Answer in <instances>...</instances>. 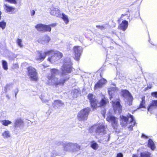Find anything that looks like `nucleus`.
I'll return each instance as SVG.
<instances>
[{"label": "nucleus", "instance_id": "1", "mask_svg": "<svg viewBox=\"0 0 157 157\" xmlns=\"http://www.w3.org/2000/svg\"><path fill=\"white\" fill-rule=\"evenodd\" d=\"M72 63L69 58H67L64 60L63 63L60 68L61 72L60 78L59 79L56 75L59 74L58 69L53 68L51 69V75L48 76L47 84L50 85L56 86L58 85H63L65 82L70 78L69 74L72 71Z\"/></svg>", "mask_w": 157, "mask_h": 157}, {"label": "nucleus", "instance_id": "2", "mask_svg": "<svg viewBox=\"0 0 157 157\" xmlns=\"http://www.w3.org/2000/svg\"><path fill=\"white\" fill-rule=\"evenodd\" d=\"M120 123L123 127L127 125L128 124L130 125L128 126L129 131L132 130L133 127L135 125V121L133 116L130 114H128L127 117L124 116H121Z\"/></svg>", "mask_w": 157, "mask_h": 157}, {"label": "nucleus", "instance_id": "3", "mask_svg": "<svg viewBox=\"0 0 157 157\" xmlns=\"http://www.w3.org/2000/svg\"><path fill=\"white\" fill-rule=\"evenodd\" d=\"M47 54L51 56L48 58V60L51 62H54L60 59L63 57L62 53L57 51L53 50L47 51Z\"/></svg>", "mask_w": 157, "mask_h": 157}, {"label": "nucleus", "instance_id": "4", "mask_svg": "<svg viewBox=\"0 0 157 157\" xmlns=\"http://www.w3.org/2000/svg\"><path fill=\"white\" fill-rule=\"evenodd\" d=\"M89 132L92 133L95 132L97 135H102L106 132L104 126L100 124L91 127L89 129Z\"/></svg>", "mask_w": 157, "mask_h": 157}, {"label": "nucleus", "instance_id": "5", "mask_svg": "<svg viewBox=\"0 0 157 157\" xmlns=\"http://www.w3.org/2000/svg\"><path fill=\"white\" fill-rule=\"evenodd\" d=\"M81 146L76 143L66 142L64 151L69 152H76L80 149Z\"/></svg>", "mask_w": 157, "mask_h": 157}, {"label": "nucleus", "instance_id": "6", "mask_svg": "<svg viewBox=\"0 0 157 157\" xmlns=\"http://www.w3.org/2000/svg\"><path fill=\"white\" fill-rule=\"evenodd\" d=\"M90 111V109L88 107L81 110L78 113V119L80 121L86 120Z\"/></svg>", "mask_w": 157, "mask_h": 157}, {"label": "nucleus", "instance_id": "7", "mask_svg": "<svg viewBox=\"0 0 157 157\" xmlns=\"http://www.w3.org/2000/svg\"><path fill=\"white\" fill-rule=\"evenodd\" d=\"M29 75L30 78L32 80L36 81L37 78V73L36 69L31 67L27 68Z\"/></svg>", "mask_w": 157, "mask_h": 157}, {"label": "nucleus", "instance_id": "8", "mask_svg": "<svg viewBox=\"0 0 157 157\" xmlns=\"http://www.w3.org/2000/svg\"><path fill=\"white\" fill-rule=\"evenodd\" d=\"M82 47L79 46H75L74 48V52L75 56V59L78 61L82 52Z\"/></svg>", "mask_w": 157, "mask_h": 157}, {"label": "nucleus", "instance_id": "9", "mask_svg": "<svg viewBox=\"0 0 157 157\" xmlns=\"http://www.w3.org/2000/svg\"><path fill=\"white\" fill-rule=\"evenodd\" d=\"M47 51L45 52H42L41 51H37L36 57V59L39 62H41L44 60L47 55Z\"/></svg>", "mask_w": 157, "mask_h": 157}, {"label": "nucleus", "instance_id": "10", "mask_svg": "<svg viewBox=\"0 0 157 157\" xmlns=\"http://www.w3.org/2000/svg\"><path fill=\"white\" fill-rule=\"evenodd\" d=\"M108 121L111 122L112 126L114 128H117L118 126V120L115 117L113 116H109L107 118Z\"/></svg>", "mask_w": 157, "mask_h": 157}, {"label": "nucleus", "instance_id": "11", "mask_svg": "<svg viewBox=\"0 0 157 157\" xmlns=\"http://www.w3.org/2000/svg\"><path fill=\"white\" fill-rule=\"evenodd\" d=\"M50 13L53 16L58 17H60L61 16V14L60 10L57 8H55L53 6H52L50 8Z\"/></svg>", "mask_w": 157, "mask_h": 157}, {"label": "nucleus", "instance_id": "12", "mask_svg": "<svg viewBox=\"0 0 157 157\" xmlns=\"http://www.w3.org/2000/svg\"><path fill=\"white\" fill-rule=\"evenodd\" d=\"M113 109L116 113H120L122 111V107L119 101L114 102L113 104Z\"/></svg>", "mask_w": 157, "mask_h": 157}, {"label": "nucleus", "instance_id": "13", "mask_svg": "<svg viewBox=\"0 0 157 157\" xmlns=\"http://www.w3.org/2000/svg\"><path fill=\"white\" fill-rule=\"evenodd\" d=\"M88 99L90 100L91 107L93 108L97 107V101L93 95L91 94H89L88 95Z\"/></svg>", "mask_w": 157, "mask_h": 157}, {"label": "nucleus", "instance_id": "14", "mask_svg": "<svg viewBox=\"0 0 157 157\" xmlns=\"http://www.w3.org/2000/svg\"><path fill=\"white\" fill-rule=\"evenodd\" d=\"M3 8L5 11L8 13L13 14L15 13V8L10 6L7 4H4Z\"/></svg>", "mask_w": 157, "mask_h": 157}, {"label": "nucleus", "instance_id": "15", "mask_svg": "<svg viewBox=\"0 0 157 157\" xmlns=\"http://www.w3.org/2000/svg\"><path fill=\"white\" fill-rule=\"evenodd\" d=\"M122 95L127 100H129L130 101L133 100L132 96L129 91L126 90L122 91Z\"/></svg>", "mask_w": 157, "mask_h": 157}, {"label": "nucleus", "instance_id": "16", "mask_svg": "<svg viewBox=\"0 0 157 157\" xmlns=\"http://www.w3.org/2000/svg\"><path fill=\"white\" fill-rule=\"evenodd\" d=\"M157 108V100H152L147 108L148 111L151 112Z\"/></svg>", "mask_w": 157, "mask_h": 157}, {"label": "nucleus", "instance_id": "17", "mask_svg": "<svg viewBox=\"0 0 157 157\" xmlns=\"http://www.w3.org/2000/svg\"><path fill=\"white\" fill-rule=\"evenodd\" d=\"M106 82V80L104 78L100 79L95 85L94 89L96 90L101 87Z\"/></svg>", "mask_w": 157, "mask_h": 157}, {"label": "nucleus", "instance_id": "18", "mask_svg": "<svg viewBox=\"0 0 157 157\" xmlns=\"http://www.w3.org/2000/svg\"><path fill=\"white\" fill-rule=\"evenodd\" d=\"M50 38L48 36H44L41 39L38 40V42L39 43L43 44H47L50 40Z\"/></svg>", "mask_w": 157, "mask_h": 157}, {"label": "nucleus", "instance_id": "19", "mask_svg": "<svg viewBox=\"0 0 157 157\" xmlns=\"http://www.w3.org/2000/svg\"><path fill=\"white\" fill-rule=\"evenodd\" d=\"M128 25V22L126 20H124L123 21L122 23L119 25L118 28L123 31H124L127 29Z\"/></svg>", "mask_w": 157, "mask_h": 157}, {"label": "nucleus", "instance_id": "20", "mask_svg": "<svg viewBox=\"0 0 157 157\" xmlns=\"http://www.w3.org/2000/svg\"><path fill=\"white\" fill-rule=\"evenodd\" d=\"M24 122L20 118L17 119L15 120L14 124V127L15 129L18 127L20 128L23 126Z\"/></svg>", "mask_w": 157, "mask_h": 157}, {"label": "nucleus", "instance_id": "21", "mask_svg": "<svg viewBox=\"0 0 157 157\" xmlns=\"http://www.w3.org/2000/svg\"><path fill=\"white\" fill-rule=\"evenodd\" d=\"M64 103L59 100H55L52 104L53 107L55 109H57L59 106H62Z\"/></svg>", "mask_w": 157, "mask_h": 157}, {"label": "nucleus", "instance_id": "22", "mask_svg": "<svg viewBox=\"0 0 157 157\" xmlns=\"http://www.w3.org/2000/svg\"><path fill=\"white\" fill-rule=\"evenodd\" d=\"M148 147L150 148L152 150H154L155 146V144L152 139H149L148 140Z\"/></svg>", "mask_w": 157, "mask_h": 157}, {"label": "nucleus", "instance_id": "23", "mask_svg": "<svg viewBox=\"0 0 157 157\" xmlns=\"http://www.w3.org/2000/svg\"><path fill=\"white\" fill-rule=\"evenodd\" d=\"M44 26L45 25L42 24H39L36 25L35 27L38 31L43 32L44 29Z\"/></svg>", "mask_w": 157, "mask_h": 157}, {"label": "nucleus", "instance_id": "24", "mask_svg": "<svg viewBox=\"0 0 157 157\" xmlns=\"http://www.w3.org/2000/svg\"><path fill=\"white\" fill-rule=\"evenodd\" d=\"M2 135L5 139H8L11 136L10 132L8 130L5 131L2 133Z\"/></svg>", "mask_w": 157, "mask_h": 157}, {"label": "nucleus", "instance_id": "25", "mask_svg": "<svg viewBox=\"0 0 157 157\" xmlns=\"http://www.w3.org/2000/svg\"><path fill=\"white\" fill-rule=\"evenodd\" d=\"M61 15L60 17L62 18L65 23L66 24H67L69 22V19L68 18V16L63 13L61 14Z\"/></svg>", "mask_w": 157, "mask_h": 157}, {"label": "nucleus", "instance_id": "26", "mask_svg": "<svg viewBox=\"0 0 157 157\" xmlns=\"http://www.w3.org/2000/svg\"><path fill=\"white\" fill-rule=\"evenodd\" d=\"M115 90V87H112L108 89V92L110 96L109 98L110 100L112 98V94L114 93Z\"/></svg>", "mask_w": 157, "mask_h": 157}, {"label": "nucleus", "instance_id": "27", "mask_svg": "<svg viewBox=\"0 0 157 157\" xmlns=\"http://www.w3.org/2000/svg\"><path fill=\"white\" fill-rule=\"evenodd\" d=\"M141 157H152V155L151 153L148 151H145L140 153Z\"/></svg>", "mask_w": 157, "mask_h": 157}, {"label": "nucleus", "instance_id": "28", "mask_svg": "<svg viewBox=\"0 0 157 157\" xmlns=\"http://www.w3.org/2000/svg\"><path fill=\"white\" fill-rule=\"evenodd\" d=\"M108 102V100L107 99L105 98H102L100 103V106H104Z\"/></svg>", "mask_w": 157, "mask_h": 157}, {"label": "nucleus", "instance_id": "29", "mask_svg": "<svg viewBox=\"0 0 157 157\" xmlns=\"http://www.w3.org/2000/svg\"><path fill=\"white\" fill-rule=\"evenodd\" d=\"M142 101L140 104L139 108H144L145 106V97L144 96L142 98Z\"/></svg>", "mask_w": 157, "mask_h": 157}, {"label": "nucleus", "instance_id": "30", "mask_svg": "<svg viewBox=\"0 0 157 157\" xmlns=\"http://www.w3.org/2000/svg\"><path fill=\"white\" fill-rule=\"evenodd\" d=\"M2 124L4 126H7L12 123L11 121L9 120H4L1 121Z\"/></svg>", "mask_w": 157, "mask_h": 157}, {"label": "nucleus", "instance_id": "31", "mask_svg": "<svg viewBox=\"0 0 157 157\" xmlns=\"http://www.w3.org/2000/svg\"><path fill=\"white\" fill-rule=\"evenodd\" d=\"M104 135V140L105 141L107 142L109 140L110 138V133H107L105 132V133L103 134Z\"/></svg>", "mask_w": 157, "mask_h": 157}, {"label": "nucleus", "instance_id": "32", "mask_svg": "<svg viewBox=\"0 0 157 157\" xmlns=\"http://www.w3.org/2000/svg\"><path fill=\"white\" fill-rule=\"evenodd\" d=\"M91 146L93 149L95 150L98 149V144L94 141L91 142Z\"/></svg>", "mask_w": 157, "mask_h": 157}, {"label": "nucleus", "instance_id": "33", "mask_svg": "<svg viewBox=\"0 0 157 157\" xmlns=\"http://www.w3.org/2000/svg\"><path fill=\"white\" fill-rule=\"evenodd\" d=\"M56 144L58 146L61 145L63 146V150L64 151L65 147L66 144V142H63L60 141H57L56 142Z\"/></svg>", "mask_w": 157, "mask_h": 157}, {"label": "nucleus", "instance_id": "34", "mask_svg": "<svg viewBox=\"0 0 157 157\" xmlns=\"http://www.w3.org/2000/svg\"><path fill=\"white\" fill-rule=\"evenodd\" d=\"M71 94L73 98H76L78 94V91L77 89H75L72 91Z\"/></svg>", "mask_w": 157, "mask_h": 157}, {"label": "nucleus", "instance_id": "35", "mask_svg": "<svg viewBox=\"0 0 157 157\" xmlns=\"http://www.w3.org/2000/svg\"><path fill=\"white\" fill-rule=\"evenodd\" d=\"M44 29L43 32H45L46 31L50 32L51 30V28L50 25H45Z\"/></svg>", "mask_w": 157, "mask_h": 157}, {"label": "nucleus", "instance_id": "36", "mask_svg": "<svg viewBox=\"0 0 157 157\" xmlns=\"http://www.w3.org/2000/svg\"><path fill=\"white\" fill-rule=\"evenodd\" d=\"M2 65L3 69L5 70H7L8 69V68L7 67V62L5 60H2Z\"/></svg>", "mask_w": 157, "mask_h": 157}, {"label": "nucleus", "instance_id": "37", "mask_svg": "<svg viewBox=\"0 0 157 157\" xmlns=\"http://www.w3.org/2000/svg\"><path fill=\"white\" fill-rule=\"evenodd\" d=\"M6 25V23L4 21L0 22V28H1L3 30L5 28Z\"/></svg>", "mask_w": 157, "mask_h": 157}, {"label": "nucleus", "instance_id": "38", "mask_svg": "<svg viewBox=\"0 0 157 157\" xmlns=\"http://www.w3.org/2000/svg\"><path fill=\"white\" fill-rule=\"evenodd\" d=\"M17 42L18 45L20 47H22V45L21 44L22 40L21 39H18L17 40Z\"/></svg>", "mask_w": 157, "mask_h": 157}, {"label": "nucleus", "instance_id": "39", "mask_svg": "<svg viewBox=\"0 0 157 157\" xmlns=\"http://www.w3.org/2000/svg\"><path fill=\"white\" fill-rule=\"evenodd\" d=\"M151 96L155 98H157V92H152L151 94Z\"/></svg>", "mask_w": 157, "mask_h": 157}, {"label": "nucleus", "instance_id": "40", "mask_svg": "<svg viewBox=\"0 0 157 157\" xmlns=\"http://www.w3.org/2000/svg\"><path fill=\"white\" fill-rule=\"evenodd\" d=\"M96 27L100 29L101 30H102L105 28V27L104 25H96Z\"/></svg>", "mask_w": 157, "mask_h": 157}, {"label": "nucleus", "instance_id": "41", "mask_svg": "<svg viewBox=\"0 0 157 157\" xmlns=\"http://www.w3.org/2000/svg\"><path fill=\"white\" fill-rule=\"evenodd\" d=\"M57 155V153L56 151H53L51 153V157H54Z\"/></svg>", "mask_w": 157, "mask_h": 157}, {"label": "nucleus", "instance_id": "42", "mask_svg": "<svg viewBox=\"0 0 157 157\" xmlns=\"http://www.w3.org/2000/svg\"><path fill=\"white\" fill-rule=\"evenodd\" d=\"M44 98V97H42L41 98H40L41 99L42 102H44L46 103L47 102H48V100H47L45 99Z\"/></svg>", "mask_w": 157, "mask_h": 157}, {"label": "nucleus", "instance_id": "43", "mask_svg": "<svg viewBox=\"0 0 157 157\" xmlns=\"http://www.w3.org/2000/svg\"><path fill=\"white\" fill-rule=\"evenodd\" d=\"M152 83L150 84L149 86H148L147 87L145 88V89L146 90H148V89H151L152 87Z\"/></svg>", "mask_w": 157, "mask_h": 157}, {"label": "nucleus", "instance_id": "44", "mask_svg": "<svg viewBox=\"0 0 157 157\" xmlns=\"http://www.w3.org/2000/svg\"><path fill=\"white\" fill-rule=\"evenodd\" d=\"M123 155L121 153H119L117 154V157H123Z\"/></svg>", "mask_w": 157, "mask_h": 157}, {"label": "nucleus", "instance_id": "45", "mask_svg": "<svg viewBox=\"0 0 157 157\" xmlns=\"http://www.w3.org/2000/svg\"><path fill=\"white\" fill-rule=\"evenodd\" d=\"M141 137L143 138L147 139L148 138V137L146 136L144 134H142V135Z\"/></svg>", "mask_w": 157, "mask_h": 157}, {"label": "nucleus", "instance_id": "46", "mask_svg": "<svg viewBox=\"0 0 157 157\" xmlns=\"http://www.w3.org/2000/svg\"><path fill=\"white\" fill-rule=\"evenodd\" d=\"M31 15L32 16H33L35 14V12L34 10H32L30 12Z\"/></svg>", "mask_w": 157, "mask_h": 157}, {"label": "nucleus", "instance_id": "47", "mask_svg": "<svg viewBox=\"0 0 157 157\" xmlns=\"http://www.w3.org/2000/svg\"><path fill=\"white\" fill-rule=\"evenodd\" d=\"M10 86L9 85H7L5 87V91L6 92H7V89L9 88Z\"/></svg>", "mask_w": 157, "mask_h": 157}, {"label": "nucleus", "instance_id": "48", "mask_svg": "<svg viewBox=\"0 0 157 157\" xmlns=\"http://www.w3.org/2000/svg\"><path fill=\"white\" fill-rule=\"evenodd\" d=\"M127 100L128 101V102H129L128 105H132V100L130 101L129 100Z\"/></svg>", "mask_w": 157, "mask_h": 157}, {"label": "nucleus", "instance_id": "49", "mask_svg": "<svg viewBox=\"0 0 157 157\" xmlns=\"http://www.w3.org/2000/svg\"><path fill=\"white\" fill-rule=\"evenodd\" d=\"M50 25V26H55L56 25V24L55 23H53V24H52L51 25Z\"/></svg>", "mask_w": 157, "mask_h": 157}, {"label": "nucleus", "instance_id": "50", "mask_svg": "<svg viewBox=\"0 0 157 157\" xmlns=\"http://www.w3.org/2000/svg\"><path fill=\"white\" fill-rule=\"evenodd\" d=\"M105 110H104L103 112H102L101 113L103 117H104L105 114Z\"/></svg>", "mask_w": 157, "mask_h": 157}, {"label": "nucleus", "instance_id": "51", "mask_svg": "<svg viewBox=\"0 0 157 157\" xmlns=\"http://www.w3.org/2000/svg\"><path fill=\"white\" fill-rule=\"evenodd\" d=\"M18 90H17V91L15 92V96L16 97V95H17V93L18 92Z\"/></svg>", "mask_w": 157, "mask_h": 157}, {"label": "nucleus", "instance_id": "52", "mask_svg": "<svg viewBox=\"0 0 157 157\" xmlns=\"http://www.w3.org/2000/svg\"><path fill=\"white\" fill-rule=\"evenodd\" d=\"M132 157H139L136 155H133Z\"/></svg>", "mask_w": 157, "mask_h": 157}, {"label": "nucleus", "instance_id": "53", "mask_svg": "<svg viewBox=\"0 0 157 157\" xmlns=\"http://www.w3.org/2000/svg\"><path fill=\"white\" fill-rule=\"evenodd\" d=\"M1 14H2V13L1 11H0V20H1Z\"/></svg>", "mask_w": 157, "mask_h": 157}, {"label": "nucleus", "instance_id": "54", "mask_svg": "<svg viewBox=\"0 0 157 157\" xmlns=\"http://www.w3.org/2000/svg\"><path fill=\"white\" fill-rule=\"evenodd\" d=\"M6 97L7 98H8L9 99H10V98L9 97V95H6Z\"/></svg>", "mask_w": 157, "mask_h": 157}]
</instances>
